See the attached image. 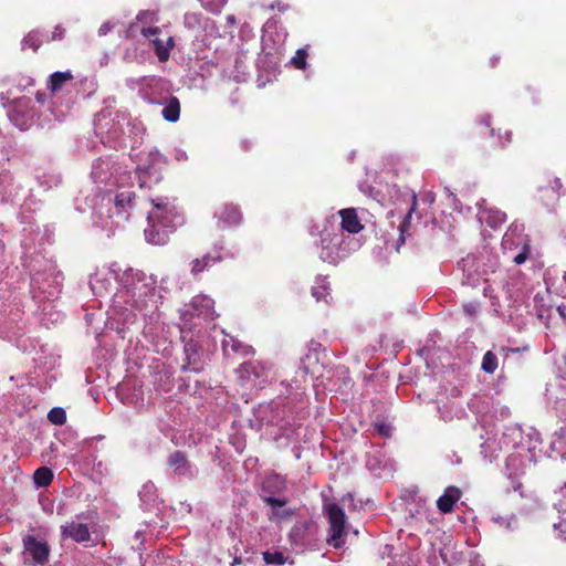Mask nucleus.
Instances as JSON below:
<instances>
[{
    "mask_svg": "<svg viewBox=\"0 0 566 566\" xmlns=\"http://www.w3.org/2000/svg\"><path fill=\"white\" fill-rule=\"evenodd\" d=\"M24 549L35 564L43 565L48 562L50 547L46 542L39 541L36 537L28 535L23 538Z\"/></svg>",
    "mask_w": 566,
    "mask_h": 566,
    "instance_id": "obj_3",
    "label": "nucleus"
},
{
    "mask_svg": "<svg viewBox=\"0 0 566 566\" xmlns=\"http://www.w3.org/2000/svg\"><path fill=\"white\" fill-rule=\"evenodd\" d=\"M313 524L308 522H297L290 532V539L296 546H306L310 543L311 530Z\"/></svg>",
    "mask_w": 566,
    "mask_h": 566,
    "instance_id": "obj_7",
    "label": "nucleus"
},
{
    "mask_svg": "<svg viewBox=\"0 0 566 566\" xmlns=\"http://www.w3.org/2000/svg\"><path fill=\"white\" fill-rule=\"evenodd\" d=\"M494 523L500 525L501 527H505L507 530L512 528V524L514 522L513 516H494L493 517Z\"/></svg>",
    "mask_w": 566,
    "mask_h": 566,
    "instance_id": "obj_31",
    "label": "nucleus"
},
{
    "mask_svg": "<svg viewBox=\"0 0 566 566\" xmlns=\"http://www.w3.org/2000/svg\"><path fill=\"white\" fill-rule=\"evenodd\" d=\"M135 198V193L130 190H123V191H119L115 198H114V202H115V206L120 208V209H127L132 206V202Z\"/></svg>",
    "mask_w": 566,
    "mask_h": 566,
    "instance_id": "obj_20",
    "label": "nucleus"
},
{
    "mask_svg": "<svg viewBox=\"0 0 566 566\" xmlns=\"http://www.w3.org/2000/svg\"><path fill=\"white\" fill-rule=\"evenodd\" d=\"M142 33L146 38H150L157 35L159 33V28H144Z\"/></svg>",
    "mask_w": 566,
    "mask_h": 566,
    "instance_id": "obj_37",
    "label": "nucleus"
},
{
    "mask_svg": "<svg viewBox=\"0 0 566 566\" xmlns=\"http://www.w3.org/2000/svg\"><path fill=\"white\" fill-rule=\"evenodd\" d=\"M260 496L263 502H265L268 505L272 506L273 509L283 507L287 503L286 499H277L274 495L261 494Z\"/></svg>",
    "mask_w": 566,
    "mask_h": 566,
    "instance_id": "obj_28",
    "label": "nucleus"
},
{
    "mask_svg": "<svg viewBox=\"0 0 566 566\" xmlns=\"http://www.w3.org/2000/svg\"><path fill=\"white\" fill-rule=\"evenodd\" d=\"M154 208L148 213V228L145 229L146 240L156 245H164L168 242L169 233L181 224L182 218L176 211L175 206L167 200L153 199Z\"/></svg>",
    "mask_w": 566,
    "mask_h": 566,
    "instance_id": "obj_1",
    "label": "nucleus"
},
{
    "mask_svg": "<svg viewBox=\"0 0 566 566\" xmlns=\"http://www.w3.org/2000/svg\"><path fill=\"white\" fill-rule=\"evenodd\" d=\"M221 260L222 258L219 253L216 255L207 253L202 258H197L191 261L190 272L192 275H198L199 273L210 269L212 265L217 264Z\"/></svg>",
    "mask_w": 566,
    "mask_h": 566,
    "instance_id": "obj_11",
    "label": "nucleus"
},
{
    "mask_svg": "<svg viewBox=\"0 0 566 566\" xmlns=\"http://www.w3.org/2000/svg\"><path fill=\"white\" fill-rule=\"evenodd\" d=\"M216 217L224 223V226H233L240 223L242 216L238 207L233 205H223L217 212Z\"/></svg>",
    "mask_w": 566,
    "mask_h": 566,
    "instance_id": "obj_9",
    "label": "nucleus"
},
{
    "mask_svg": "<svg viewBox=\"0 0 566 566\" xmlns=\"http://www.w3.org/2000/svg\"><path fill=\"white\" fill-rule=\"evenodd\" d=\"M137 174H138V178H139V181H140V187H144L145 186V180L143 179V176L145 174H148V170L138 168L137 169Z\"/></svg>",
    "mask_w": 566,
    "mask_h": 566,
    "instance_id": "obj_43",
    "label": "nucleus"
},
{
    "mask_svg": "<svg viewBox=\"0 0 566 566\" xmlns=\"http://www.w3.org/2000/svg\"><path fill=\"white\" fill-rule=\"evenodd\" d=\"M72 80H73V75L70 71L55 72L50 76L49 88L52 92H57L64 86L65 83L72 81Z\"/></svg>",
    "mask_w": 566,
    "mask_h": 566,
    "instance_id": "obj_17",
    "label": "nucleus"
},
{
    "mask_svg": "<svg viewBox=\"0 0 566 566\" xmlns=\"http://www.w3.org/2000/svg\"><path fill=\"white\" fill-rule=\"evenodd\" d=\"M480 220L495 229L505 222L506 214L495 208H484L480 211Z\"/></svg>",
    "mask_w": 566,
    "mask_h": 566,
    "instance_id": "obj_13",
    "label": "nucleus"
},
{
    "mask_svg": "<svg viewBox=\"0 0 566 566\" xmlns=\"http://www.w3.org/2000/svg\"><path fill=\"white\" fill-rule=\"evenodd\" d=\"M564 490H566V484H565V488L562 490V492H563Z\"/></svg>",
    "mask_w": 566,
    "mask_h": 566,
    "instance_id": "obj_54",
    "label": "nucleus"
},
{
    "mask_svg": "<svg viewBox=\"0 0 566 566\" xmlns=\"http://www.w3.org/2000/svg\"><path fill=\"white\" fill-rule=\"evenodd\" d=\"M53 480V472L48 467H41L35 470L33 474V481L36 486L39 488H45L50 485V483Z\"/></svg>",
    "mask_w": 566,
    "mask_h": 566,
    "instance_id": "obj_18",
    "label": "nucleus"
},
{
    "mask_svg": "<svg viewBox=\"0 0 566 566\" xmlns=\"http://www.w3.org/2000/svg\"><path fill=\"white\" fill-rule=\"evenodd\" d=\"M553 188L556 189V190L562 188V182H560V180L558 178L555 179Z\"/></svg>",
    "mask_w": 566,
    "mask_h": 566,
    "instance_id": "obj_48",
    "label": "nucleus"
},
{
    "mask_svg": "<svg viewBox=\"0 0 566 566\" xmlns=\"http://www.w3.org/2000/svg\"><path fill=\"white\" fill-rule=\"evenodd\" d=\"M261 490V494H279L285 490V480L279 474H270L263 480Z\"/></svg>",
    "mask_w": 566,
    "mask_h": 566,
    "instance_id": "obj_10",
    "label": "nucleus"
},
{
    "mask_svg": "<svg viewBox=\"0 0 566 566\" xmlns=\"http://www.w3.org/2000/svg\"><path fill=\"white\" fill-rule=\"evenodd\" d=\"M23 44L32 48L33 50H36L40 46V40L38 39L36 34L29 33L23 39Z\"/></svg>",
    "mask_w": 566,
    "mask_h": 566,
    "instance_id": "obj_32",
    "label": "nucleus"
},
{
    "mask_svg": "<svg viewBox=\"0 0 566 566\" xmlns=\"http://www.w3.org/2000/svg\"><path fill=\"white\" fill-rule=\"evenodd\" d=\"M306 56L307 52L305 49H298L296 51L295 56L292 59V63L295 65L296 69L303 70L306 66Z\"/></svg>",
    "mask_w": 566,
    "mask_h": 566,
    "instance_id": "obj_29",
    "label": "nucleus"
},
{
    "mask_svg": "<svg viewBox=\"0 0 566 566\" xmlns=\"http://www.w3.org/2000/svg\"><path fill=\"white\" fill-rule=\"evenodd\" d=\"M239 563H240V560H239L238 558H235V559L233 560V563L231 564V566H234L235 564H239Z\"/></svg>",
    "mask_w": 566,
    "mask_h": 566,
    "instance_id": "obj_52",
    "label": "nucleus"
},
{
    "mask_svg": "<svg viewBox=\"0 0 566 566\" xmlns=\"http://www.w3.org/2000/svg\"><path fill=\"white\" fill-rule=\"evenodd\" d=\"M530 253V248L526 243H524L523 251L520 252L517 255L514 256V262L516 264H522L526 261Z\"/></svg>",
    "mask_w": 566,
    "mask_h": 566,
    "instance_id": "obj_33",
    "label": "nucleus"
},
{
    "mask_svg": "<svg viewBox=\"0 0 566 566\" xmlns=\"http://www.w3.org/2000/svg\"><path fill=\"white\" fill-rule=\"evenodd\" d=\"M324 512L329 522L327 543L334 548H340L344 544V537L347 535L346 515L343 509L335 503L325 504Z\"/></svg>",
    "mask_w": 566,
    "mask_h": 566,
    "instance_id": "obj_2",
    "label": "nucleus"
},
{
    "mask_svg": "<svg viewBox=\"0 0 566 566\" xmlns=\"http://www.w3.org/2000/svg\"><path fill=\"white\" fill-rule=\"evenodd\" d=\"M201 3H202L203 7H207V8L210 6V3L208 1H206V0H201Z\"/></svg>",
    "mask_w": 566,
    "mask_h": 566,
    "instance_id": "obj_50",
    "label": "nucleus"
},
{
    "mask_svg": "<svg viewBox=\"0 0 566 566\" xmlns=\"http://www.w3.org/2000/svg\"><path fill=\"white\" fill-rule=\"evenodd\" d=\"M114 164L108 158H98L93 163L91 177L97 184H106L113 175Z\"/></svg>",
    "mask_w": 566,
    "mask_h": 566,
    "instance_id": "obj_5",
    "label": "nucleus"
},
{
    "mask_svg": "<svg viewBox=\"0 0 566 566\" xmlns=\"http://www.w3.org/2000/svg\"><path fill=\"white\" fill-rule=\"evenodd\" d=\"M463 308H464V312H465L467 314H469V315H473V314H475V312H476V307H475V305H473V304H465V305L463 306Z\"/></svg>",
    "mask_w": 566,
    "mask_h": 566,
    "instance_id": "obj_41",
    "label": "nucleus"
},
{
    "mask_svg": "<svg viewBox=\"0 0 566 566\" xmlns=\"http://www.w3.org/2000/svg\"><path fill=\"white\" fill-rule=\"evenodd\" d=\"M242 370L247 374H253V376L259 379L265 376V369L262 365L254 363H244L242 364Z\"/></svg>",
    "mask_w": 566,
    "mask_h": 566,
    "instance_id": "obj_25",
    "label": "nucleus"
},
{
    "mask_svg": "<svg viewBox=\"0 0 566 566\" xmlns=\"http://www.w3.org/2000/svg\"><path fill=\"white\" fill-rule=\"evenodd\" d=\"M63 35H64V30L61 27H56L53 32L52 40L62 39Z\"/></svg>",
    "mask_w": 566,
    "mask_h": 566,
    "instance_id": "obj_39",
    "label": "nucleus"
},
{
    "mask_svg": "<svg viewBox=\"0 0 566 566\" xmlns=\"http://www.w3.org/2000/svg\"><path fill=\"white\" fill-rule=\"evenodd\" d=\"M481 368L486 374H493L496 370L497 357L493 352L489 350L484 354Z\"/></svg>",
    "mask_w": 566,
    "mask_h": 566,
    "instance_id": "obj_21",
    "label": "nucleus"
},
{
    "mask_svg": "<svg viewBox=\"0 0 566 566\" xmlns=\"http://www.w3.org/2000/svg\"><path fill=\"white\" fill-rule=\"evenodd\" d=\"M506 139H507V142H510V139H511V133H506Z\"/></svg>",
    "mask_w": 566,
    "mask_h": 566,
    "instance_id": "obj_53",
    "label": "nucleus"
},
{
    "mask_svg": "<svg viewBox=\"0 0 566 566\" xmlns=\"http://www.w3.org/2000/svg\"><path fill=\"white\" fill-rule=\"evenodd\" d=\"M61 535L63 538H72L77 543H86L91 541V532L88 526L75 521L62 525Z\"/></svg>",
    "mask_w": 566,
    "mask_h": 566,
    "instance_id": "obj_4",
    "label": "nucleus"
},
{
    "mask_svg": "<svg viewBox=\"0 0 566 566\" xmlns=\"http://www.w3.org/2000/svg\"><path fill=\"white\" fill-rule=\"evenodd\" d=\"M263 559L266 564L283 565L287 558L281 552H265L263 553Z\"/></svg>",
    "mask_w": 566,
    "mask_h": 566,
    "instance_id": "obj_26",
    "label": "nucleus"
},
{
    "mask_svg": "<svg viewBox=\"0 0 566 566\" xmlns=\"http://www.w3.org/2000/svg\"><path fill=\"white\" fill-rule=\"evenodd\" d=\"M327 284L328 283L325 279H319L317 281V284L312 287V295L316 298L317 302H319V301H325L326 303L328 302L326 298L328 295Z\"/></svg>",
    "mask_w": 566,
    "mask_h": 566,
    "instance_id": "obj_22",
    "label": "nucleus"
},
{
    "mask_svg": "<svg viewBox=\"0 0 566 566\" xmlns=\"http://www.w3.org/2000/svg\"><path fill=\"white\" fill-rule=\"evenodd\" d=\"M35 99H36L39 103L43 104V103H44V101H45V93L38 92V93L35 94Z\"/></svg>",
    "mask_w": 566,
    "mask_h": 566,
    "instance_id": "obj_46",
    "label": "nucleus"
},
{
    "mask_svg": "<svg viewBox=\"0 0 566 566\" xmlns=\"http://www.w3.org/2000/svg\"><path fill=\"white\" fill-rule=\"evenodd\" d=\"M129 293L132 294L133 305L137 307L139 311L147 308V298L148 296L153 297L155 295V289L148 286L147 284L134 285Z\"/></svg>",
    "mask_w": 566,
    "mask_h": 566,
    "instance_id": "obj_8",
    "label": "nucleus"
},
{
    "mask_svg": "<svg viewBox=\"0 0 566 566\" xmlns=\"http://www.w3.org/2000/svg\"><path fill=\"white\" fill-rule=\"evenodd\" d=\"M163 117L170 123H175L180 116V103L175 96H170L161 112Z\"/></svg>",
    "mask_w": 566,
    "mask_h": 566,
    "instance_id": "obj_16",
    "label": "nucleus"
},
{
    "mask_svg": "<svg viewBox=\"0 0 566 566\" xmlns=\"http://www.w3.org/2000/svg\"><path fill=\"white\" fill-rule=\"evenodd\" d=\"M48 419L53 424L62 426L66 421V412L61 407H54L49 411Z\"/></svg>",
    "mask_w": 566,
    "mask_h": 566,
    "instance_id": "obj_24",
    "label": "nucleus"
},
{
    "mask_svg": "<svg viewBox=\"0 0 566 566\" xmlns=\"http://www.w3.org/2000/svg\"><path fill=\"white\" fill-rule=\"evenodd\" d=\"M168 465L179 475H186L189 472V462L182 451L172 452L168 457Z\"/></svg>",
    "mask_w": 566,
    "mask_h": 566,
    "instance_id": "obj_14",
    "label": "nucleus"
},
{
    "mask_svg": "<svg viewBox=\"0 0 566 566\" xmlns=\"http://www.w3.org/2000/svg\"><path fill=\"white\" fill-rule=\"evenodd\" d=\"M523 231H524V226L523 224L513 223L510 227V229L506 231V233L504 234L503 243L504 244L509 243L510 241H512V239L515 235H521Z\"/></svg>",
    "mask_w": 566,
    "mask_h": 566,
    "instance_id": "obj_27",
    "label": "nucleus"
},
{
    "mask_svg": "<svg viewBox=\"0 0 566 566\" xmlns=\"http://www.w3.org/2000/svg\"><path fill=\"white\" fill-rule=\"evenodd\" d=\"M557 312L566 321V306L565 305H559L557 307Z\"/></svg>",
    "mask_w": 566,
    "mask_h": 566,
    "instance_id": "obj_45",
    "label": "nucleus"
},
{
    "mask_svg": "<svg viewBox=\"0 0 566 566\" xmlns=\"http://www.w3.org/2000/svg\"><path fill=\"white\" fill-rule=\"evenodd\" d=\"M291 514H292V512H290V511H284L283 513L275 512V513H273V515L270 516V520H274L275 517L282 518V517L289 516Z\"/></svg>",
    "mask_w": 566,
    "mask_h": 566,
    "instance_id": "obj_42",
    "label": "nucleus"
},
{
    "mask_svg": "<svg viewBox=\"0 0 566 566\" xmlns=\"http://www.w3.org/2000/svg\"><path fill=\"white\" fill-rule=\"evenodd\" d=\"M243 148H244L245 150H248V149H249V144H248V142H244V143H243Z\"/></svg>",
    "mask_w": 566,
    "mask_h": 566,
    "instance_id": "obj_51",
    "label": "nucleus"
},
{
    "mask_svg": "<svg viewBox=\"0 0 566 566\" xmlns=\"http://www.w3.org/2000/svg\"><path fill=\"white\" fill-rule=\"evenodd\" d=\"M346 502H349L353 505V509L356 507L355 504L353 503L354 502V495L352 493H347L346 495L343 496L342 503L345 505Z\"/></svg>",
    "mask_w": 566,
    "mask_h": 566,
    "instance_id": "obj_40",
    "label": "nucleus"
},
{
    "mask_svg": "<svg viewBox=\"0 0 566 566\" xmlns=\"http://www.w3.org/2000/svg\"><path fill=\"white\" fill-rule=\"evenodd\" d=\"M153 489H154L153 484L144 485L143 491L140 492V495L143 494V492H150Z\"/></svg>",
    "mask_w": 566,
    "mask_h": 566,
    "instance_id": "obj_47",
    "label": "nucleus"
},
{
    "mask_svg": "<svg viewBox=\"0 0 566 566\" xmlns=\"http://www.w3.org/2000/svg\"><path fill=\"white\" fill-rule=\"evenodd\" d=\"M223 4V0H220L219 1V4L216 7V8H210L212 11H216L219 9V7H221Z\"/></svg>",
    "mask_w": 566,
    "mask_h": 566,
    "instance_id": "obj_49",
    "label": "nucleus"
},
{
    "mask_svg": "<svg viewBox=\"0 0 566 566\" xmlns=\"http://www.w3.org/2000/svg\"><path fill=\"white\" fill-rule=\"evenodd\" d=\"M153 43L159 61H167L169 57V51L174 45L172 38H168L167 44H164V42L158 38L154 39Z\"/></svg>",
    "mask_w": 566,
    "mask_h": 566,
    "instance_id": "obj_19",
    "label": "nucleus"
},
{
    "mask_svg": "<svg viewBox=\"0 0 566 566\" xmlns=\"http://www.w3.org/2000/svg\"><path fill=\"white\" fill-rule=\"evenodd\" d=\"M555 531H558V537L566 541V523L554 524Z\"/></svg>",
    "mask_w": 566,
    "mask_h": 566,
    "instance_id": "obj_36",
    "label": "nucleus"
},
{
    "mask_svg": "<svg viewBox=\"0 0 566 566\" xmlns=\"http://www.w3.org/2000/svg\"><path fill=\"white\" fill-rule=\"evenodd\" d=\"M555 436L558 439H566V427L560 428L558 431L555 432Z\"/></svg>",
    "mask_w": 566,
    "mask_h": 566,
    "instance_id": "obj_44",
    "label": "nucleus"
},
{
    "mask_svg": "<svg viewBox=\"0 0 566 566\" xmlns=\"http://www.w3.org/2000/svg\"><path fill=\"white\" fill-rule=\"evenodd\" d=\"M461 495L462 492L459 488L448 486L437 501L438 510L443 514L452 512L454 504L460 500Z\"/></svg>",
    "mask_w": 566,
    "mask_h": 566,
    "instance_id": "obj_6",
    "label": "nucleus"
},
{
    "mask_svg": "<svg viewBox=\"0 0 566 566\" xmlns=\"http://www.w3.org/2000/svg\"><path fill=\"white\" fill-rule=\"evenodd\" d=\"M412 199H413L412 206H411V208L409 209V211H408V213H407V216H406V218H405L403 222L400 224V231H401V232H403V231H405V227H406V224H407L408 220L410 219L411 213H412V212L415 211V209H416V203H417V202H416V195H413V196H412Z\"/></svg>",
    "mask_w": 566,
    "mask_h": 566,
    "instance_id": "obj_35",
    "label": "nucleus"
},
{
    "mask_svg": "<svg viewBox=\"0 0 566 566\" xmlns=\"http://www.w3.org/2000/svg\"><path fill=\"white\" fill-rule=\"evenodd\" d=\"M222 349L227 356L230 355V350L234 354H241L242 356H248L252 353V347L243 345L239 339L232 336H227L222 340Z\"/></svg>",
    "mask_w": 566,
    "mask_h": 566,
    "instance_id": "obj_15",
    "label": "nucleus"
},
{
    "mask_svg": "<svg viewBox=\"0 0 566 566\" xmlns=\"http://www.w3.org/2000/svg\"><path fill=\"white\" fill-rule=\"evenodd\" d=\"M376 430L379 432V434L388 437L391 432V428L389 424L385 422H379L375 424Z\"/></svg>",
    "mask_w": 566,
    "mask_h": 566,
    "instance_id": "obj_34",
    "label": "nucleus"
},
{
    "mask_svg": "<svg viewBox=\"0 0 566 566\" xmlns=\"http://www.w3.org/2000/svg\"><path fill=\"white\" fill-rule=\"evenodd\" d=\"M185 354L188 360L187 365H184V369L190 368V365L197 364L198 345L190 340L185 344Z\"/></svg>",
    "mask_w": 566,
    "mask_h": 566,
    "instance_id": "obj_23",
    "label": "nucleus"
},
{
    "mask_svg": "<svg viewBox=\"0 0 566 566\" xmlns=\"http://www.w3.org/2000/svg\"><path fill=\"white\" fill-rule=\"evenodd\" d=\"M31 105V99L29 97H21L14 101L13 112L17 114H24Z\"/></svg>",
    "mask_w": 566,
    "mask_h": 566,
    "instance_id": "obj_30",
    "label": "nucleus"
},
{
    "mask_svg": "<svg viewBox=\"0 0 566 566\" xmlns=\"http://www.w3.org/2000/svg\"><path fill=\"white\" fill-rule=\"evenodd\" d=\"M113 25L109 23V22H105L101 25V28L98 29V35L103 36V35H106L111 30H112Z\"/></svg>",
    "mask_w": 566,
    "mask_h": 566,
    "instance_id": "obj_38",
    "label": "nucleus"
},
{
    "mask_svg": "<svg viewBox=\"0 0 566 566\" xmlns=\"http://www.w3.org/2000/svg\"><path fill=\"white\" fill-rule=\"evenodd\" d=\"M342 217V228L349 233H358L363 228L355 209H343L339 211Z\"/></svg>",
    "mask_w": 566,
    "mask_h": 566,
    "instance_id": "obj_12",
    "label": "nucleus"
}]
</instances>
